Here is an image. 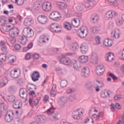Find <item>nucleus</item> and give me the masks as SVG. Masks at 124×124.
<instances>
[{
  "label": "nucleus",
  "mask_w": 124,
  "mask_h": 124,
  "mask_svg": "<svg viewBox=\"0 0 124 124\" xmlns=\"http://www.w3.org/2000/svg\"><path fill=\"white\" fill-rule=\"evenodd\" d=\"M77 33L78 36L80 38H86L89 33V32L87 28L85 27H82L78 30Z\"/></svg>",
  "instance_id": "obj_1"
},
{
  "label": "nucleus",
  "mask_w": 124,
  "mask_h": 124,
  "mask_svg": "<svg viewBox=\"0 0 124 124\" xmlns=\"http://www.w3.org/2000/svg\"><path fill=\"white\" fill-rule=\"evenodd\" d=\"M23 35L26 38H31L34 35V32L30 28L27 27L24 28L22 31Z\"/></svg>",
  "instance_id": "obj_2"
},
{
  "label": "nucleus",
  "mask_w": 124,
  "mask_h": 124,
  "mask_svg": "<svg viewBox=\"0 0 124 124\" xmlns=\"http://www.w3.org/2000/svg\"><path fill=\"white\" fill-rule=\"evenodd\" d=\"M15 114L14 113V111L12 110H9L6 115L5 117V121L6 123H10L13 119H14V116Z\"/></svg>",
  "instance_id": "obj_3"
},
{
  "label": "nucleus",
  "mask_w": 124,
  "mask_h": 124,
  "mask_svg": "<svg viewBox=\"0 0 124 124\" xmlns=\"http://www.w3.org/2000/svg\"><path fill=\"white\" fill-rule=\"evenodd\" d=\"M48 41H49L48 38L45 35H42L40 36L37 43L39 46H43L45 43H47Z\"/></svg>",
  "instance_id": "obj_4"
},
{
  "label": "nucleus",
  "mask_w": 124,
  "mask_h": 124,
  "mask_svg": "<svg viewBox=\"0 0 124 124\" xmlns=\"http://www.w3.org/2000/svg\"><path fill=\"white\" fill-rule=\"evenodd\" d=\"M118 16V13L115 11H110L108 12L105 15L106 20H112L113 18H116Z\"/></svg>",
  "instance_id": "obj_5"
},
{
  "label": "nucleus",
  "mask_w": 124,
  "mask_h": 124,
  "mask_svg": "<svg viewBox=\"0 0 124 124\" xmlns=\"http://www.w3.org/2000/svg\"><path fill=\"white\" fill-rule=\"evenodd\" d=\"M91 74V71L90 70V68L88 67H84L81 69V75L82 77H84V78H88V77H90V75Z\"/></svg>",
  "instance_id": "obj_6"
},
{
  "label": "nucleus",
  "mask_w": 124,
  "mask_h": 124,
  "mask_svg": "<svg viewBox=\"0 0 124 124\" xmlns=\"http://www.w3.org/2000/svg\"><path fill=\"white\" fill-rule=\"evenodd\" d=\"M37 21L42 25H46L48 23V17L44 15H40L38 16Z\"/></svg>",
  "instance_id": "obj_7"
},
{
  "label": "nucleus",
  "mask_w": 124,
  "mask_h": 124,
  "mask_svg": "<svg viewBox=\"0 0 124 124\" xmlns=\"http://www.w3.org/2000/svg\"><path fill=\"white\" fill-rule=\"evenodd\" d=\"M59 62H60L62 64H65L66 65H69V64L71 63V61L70 59L64 55H62V57L59 58Z\"/></svg>",
  "instance_id": "obj_8"
},
{
  "label": "nucleus",
  "mask_w": 124,
  "mask_h": 124,
  "mask_svg": "<svg viewBox=\"0 0 124 124\" xmlns=\"http://www.w3.org/2000/svg\"><path fill=\"white\" fill-rule=\"evenodd\" d=\"M95 71L96 74L100 76L104 73L105 68H104V66L102 64L99 65L96 67Z\"/></svg>",
  "instance_id": "obj_9"
},
{
  "label": "nucleus",
  "mask_w": 124,
  "mask_h": 124,
  "mask_svg": "<svg viewBox=\"0 0 124 124\" xmlns=\"http://www.w3.org/2000/svg\"><path fill=\"white\" fill-rule=\"evenodd\" d=\"M49 18L53 21H58L60 20V13L52 12L49 16Z\"/></svg>",
  "instance_id": "obj_10"
},
{
  "label": "nucleus",
  "mask_w": 124,
  "mask_h": 124,
  "mask_svg": "<svg viewBox=\"0 0 124 124\" xmlns=\"http://www.w3.org/2000/svg\"><path fill=\"white\" fill-rule=\"evenodd\" d=\"M19 94L21 98L25 99L26 101H28V91L26 89H21L19 90Z\"/></svg>",
  "instance_id": "obj_11"
},
{
  "label": "nucleus",
  "mask_w": 124,
  "mask_h": 124,
  "mask_svg": "<svg viewBox=\"0 0 124 124\" xmlns=\"http://www.w3.org/2000/svg\"><path fill=\"white\" fill-rule=\"evenodd\" d=\"M19 29L16 28H12L11 31L9 32V35L11 36V37H16L19 35Z\"/></svg>",
  "instance_id": "obj_12"
},
{
  "label": "nucleus",
  "mask_w": 124,
  "mask_h": 124,
  "mask_svg": "<svg viewBox=\"0 0 124 124\" xmlns=\"http://www.w3.org/2000/svg\"><path fill=\"white\" fill-rule=\"evenodd\" d=\"M55 109L56 108L51 107L46 111V113L48 115H52V117L53 119L57 121V120L59 119V118L58 117V114H54Z\"/></svg>",
  "instance_id": "obj_13"
},
{
  "label": "nucleus",
  "mask_w": 124,
  "mask_h": 124,
  "mask_svg": "<svg viewBox=\"0 0 124 124\" xmlns=\"http://www.w3.org/2000/svg\"><path fill=\"white\" fill-rule=\"evenodd\" d=\"M52 8V4L49 2H46L42 4V9L44 11L46 12H48L50 11Z\"/></svg>",
  "instance_id": "obj_14"
},
{
  "label": "nucleus",
  "mask_w": 124,
  "mask_h": 124,
  "mask_svg": "<svg viewBox=\"0 0 124 124\" xmlns=\"http://www.w3.org/2000/svg\"><path fill=\"white\" fill-rule=\"evenodd\" d=\"M112 45H113V41H112V40L106 39L104 40L103 46H105V47L109 48V47H111Z\"/></svg>",
  "instance_id": "obj_15"
},
{
  "label": "nucleus",
  "mask_w": 124,
  "mask_h": 124,
  "mask_svg": "<svg viewBox=\"0 0 124 124\" xmlns=\"http://www.w3.org/2000/svg\"><path fill=\"white\" fill-rule=\"evenodd\" d=\"M40 77V75L39 74V73L37 71H35L31 76V78L33 82H36V81H38V78Z\"/></svg>",
  "instance_id": "obj_16"
},
{
  "label": "nucleus",
  "mask_w": 124,
  "mask_h": 124,
  "mask_svg": "<svg viewBox=\"0 0 124 124\" xmlns=\"http://www.w3.org/2000/svg\"><path fill=\"white\" fill-rule=\"evenodd\" d=\"M59 29H60V27L57 26L56 24L52 23L50 25V31L52 32H59L60 31Z\"/></svg>",
  "instance_id": "obj_17"
},
{
  "label": "nucleus",
  "mask_w": 124,
  "mask_h": 124,
  "mask_svg": "<svg viewBox=\"0 0 124 124\" xmlns=\"http://www.w3.org/2000/svg\"><path fill=\"white\" fill-rule=\"evenodd\" d=\"M106 59L108 62H112V61H114V59H115V55L114 53L109 52L108 54L106 55Z\"/></svg>",
  "instance_id": "obj_18"
},
{
  "label": "nucleus",
  "mask_w": 124,
  "mask_h": 124,
  "mask_svg": "<svg viewBox=\"0 0 124 124\" xmlns=\"http://www.w3.org/2000/svg\"><path fill=\"white\" fill-rule=\"evenodd\" d=\"M33 24V20L31 18H26L24 21V25L27 27H30Z\"/></svg>",
  "instance_id": "obj_19"
},
{
  "label": "nucleus",
  "mask_w": 124,
  "mask_h": 124,
  "mask_svg": "<svg viewBox=\"0 0 124 124\" xmlns=\"http://www.w3.org/2000/svg\"><path fill=\"white\" fill-rule=\"evenodd\" d=\"M79 62L81 63H87L89 62V57L85 56H81L78 58Z\"/></svg>",
  "instance_id": "obj_20"
},
{
  "label": "nucleus",
  "mask_w": 124,
  "mask_h": 124,
  "mask_svg": "<svg viewBox=\"0 0 124 124\" xmlns=\"http://www.w3.org/2000/svg\"><path fill=\"white\" fill-rule=\"evenodd\" d=\"M90 60L92 63L96 64L98 61L97 54L96 53H93L91 57Z\"/></svg>",
  "instance_id": "obj_21"
},
{
  "label": "nucleus",
  "mask_w": 124,
  "mask_h": 124,
  "mask_svg": "<svg viewBox=\"0 0 124 124\" xmlns=\"http://www.w3.org/2000/svg\"><path fill=\"white\" fill-rule=\"evenodd\" d=\"M27 41L28 39L26 38V37L25 36H19L18 38V42L22 45H26V44H27Z\"/></svg>",
  "instance_id": "obj_22"
},
{
  "label": "nucleus",
  "mask_w": 124,
  "mask_h": 124,
  "mask_svg": "<svg viewBox=\"0 0 124 124\" xmlns=\"http://www.w3.org/2000/svg\"><path fill=\"white\" fill-rule=\"evenodd\" d=\"M80 23L81 21L79 18H74L72 21V24L74 28H78L80 26Z\"/></svg>",
  "instance_id": "obj_23"
},
{
  "label": "nucleus",
  "mask_w": 124,
  "mask_h": 124,
  "mask_svg": "<svg viewBox=\"0 0 124 124\" xmlns=\"http://www.w3.org/2000/svg\"><path fill=\"white\" fill-rule=\"evenodd\" d=\"M37 121L41 124H44L46 123V118L44 115H39L37 116Z\"/></svg>",
  "instance_id": "obj_24"
},
{
  "label": "nucleus",
  "mask_w": 124,
  "mask_h": 124,
  "mask_svg": "<svg viewBox=\"0 0 124 124\" xmlns=\"http://www.w3.org/2000/svg\"><path fill=\"white\" fill-rule=\"evenodd\" d=\"M99 20V16L96 14H93L91 17V21L93 23H96Z\"/></svg>",
  "instance_id": "obj_25"
},
{
  "label": "nucleus",
  "mask_w": 124,
  "mask_h": 124,
  "mask_svg": "<svg viewBox=\"0 0 124 124\" xmlns=\"http://www.w3.org/2000/svg\"><path fill=\"white\" fill-rule=\"evenodd\" d=\"M10 75L13 78H18L20 75V74L18 72V70H12L11 71Z\"/></svg>",
  "instance_id": "obj_26"
},
{
  "label": "nucleus",
  "mask_w": 124,
  "mask_h": 124,
  "mask_svg": "<svg viewBox=\"0 0 124 124\" xmlns=\"http://www.w3.org/2000/svg\"><path fill=\"white\" fill-rule=\"evenodd\" d=\"M78 49H79V46L77 43H75L70 46V49L73 52H77Z\"/></svg>",
  "instance_id": "obj_27"
},
{
  "label": "nucleus",
  "mask_w": 124,
  "mask_h": 124,
  "mask_svg": "<svg viewBox=\"0 0 124 124\" xmlns=\"http://www.w3.org/2000/svg\"><path fill=\"white\" fill-rule=\"evenodd\" d=\"M88 49H89L88 46L84 44L81 45L80 46V50L82 54H86L88 52Z\"/></svg>",
  "instance_id": "obj_28"
},
{
  "label": "nucleus",
  "mask_w": 124,
  "mask_h": 124,
  "mask_svg": "<svg viewBox=\"0 0 124 124\" xmlns=\"http://www.w3.org/2000/svg\"><path fill=\"white\" fill-rule=\"evenodd\" d=\"M101 97L106 98L107 96L110 97V91L105 90L101 94Z\"/></svg>",
  "instance_id": "obj_29"
},
{
  "label": "nucleus",
  "mask_w": 124,
  "mask_h": 124,
  "mask_svg": "<svg viewBox=\"0 0 124 124\" xmlns=\"http://www.w3.org/2000/svg\"><path fill=\"white\" fill-rule=\"evenodd\" d=\"M80 109H77L76 111H75L73 113V118L75 120H79L80 119Z\"/></svg>",
  "instance_id": "obj_30"
},
{
  "label": "nucleus",
  "mask_w": 124,
  "mask_h": 124,
  "mask_svg": "<svg viewBox=\"0 0 124 124\" xmlns=\"http://www.w3.org/2000/svg\"><path fill=\"white\" fill-rule=\"evenodd\" d=\"M2 29L4 31H9V32H10L11 30L12 29V27H11V25L5 24L3 26Z\"/></svg>",
  "instance_id": "obj_31"
},
{
  "label": "nucleus",
  "mask_w": 124,
  "mask_h": 124,
  "mask_svg": "<svg viewBox=\"0 0 124 124\" xmlns=\"http://www.w3.org/2000/svg\"><path fill=\"white\" fill-rule=\"evenodd\" d=\"M58 6L60 9H65L67 7V5L65 3L60 2L58 3Z\"/></svg>",
  "instance_id": "obj_32"
},
{
  "label": "nucleus",
  "mask_w": 124,
  "mask_h": 124,
  "mask_svg": "<svg viewBox=\"0 0 124 124\" xmlns=\"http://www.w3.org/2000/svg\"><path fill=\"white\" fill-rule=\"evenodd\" d=\"M86 87L88 91L93 92V84L92 82H87L86 84Z\"/></svg>",
  "instance_id": "obj_33"
},
{
  "label": "nucleus",
  "mask_w": 124,
  "mask_h": 124,
  "mask_svg": "<svg viewBox=\"0 0 124 124\" xmlns=\"http://www.w3.org/2000/svg\"><path fill=\"white\" fill-rule=\"evenodd\" d=\"M13 107L15 108V109H19V108L22 107V104L20 103L19 101H17L15 103H14Z\"/></svg>",
  "instance_id": "obj_34"
},
{
  "label": "nucleus",
  "mask_w": 124,
  "mask_h": 124,
  "mask_svg": "<svg viewBox=\"0 0 124 124\" xmlns=\"http://www.w3.org/2000/svg\"><path fill=\"white\" fill-rule=\"evenodd\" d=\"M101 115H103V112H100L98 114H96L95 113H93L92 114V117L93 118H94V119H95L97 120H99V119H100V116Z\"/></svg>",
  "instance_id": "obj_35"
},
{
  "label": "nucleus",
  "mask_w": 124,
  "mask_h": 124,
  "mask_svg": "<svg viewBox=\"0 0 124 124\" xmlns=\"http://www.w3.org/2000/svg\"><path fill=\"white\" fill-rule=\"evenodd\" d=\"M91 32L94 34H97L99 32V29L97 27H93L91 28Z\"/></svg>",
  "instance_id": "obj_36"
},
{
  "label": "nucleus",
  "mask_w": 124,
  "mask_h": 124,
  "mask_svg": "<svg viewBox=\"0 0 124 124\" xmlns=\"http://www.w3.org/2000/svg\"><path fill=\"white\" fill-rule=\"evenodd\" d=\"M57 88V86L56 85H53L52 86V89L51 90V92L50 93V94L51 96H53V97L56 96V88Z\"/></svg>",
  "instance_id": "obj_37"
},
{
  "label": "nucleus",
  "mask_w": 124,
  "mask_h": 124,
  "mask_svg": "<svg viewBox=\"0 0 124 124\" xmlns=\"http://www.w3.org/2000/svg\"><path fill=\"white\" fill-rule=\"evenodd\" d=\"M40 7H41V5H40V4L38 2H35L33 6V9L34 10H39Z\"/></svg>",
  "instance_id": "obj_38"
},
{
  "label": "nucleus",
  "mask_w": 124,
  "mask_h": 124,
  "mask_svg": "<svg viewBox=\"0 0 124 124\" xmlns=\"http://www.w3.org/2000/svg\"><path fill=\"white\" fill-rule=\"evenodd\" d=\"M64 29L67 31H70L71 30V24L69 22H65L63 24Z\"/></svg>",
  "instance_id": "obj_39"
},
{
  "label": "nucleus",
  "mask_w": 124,
  "mask_h": 124,
  "mask_svg": "<svg viewBox=\"0 0 124 124\" xmlns=\"http://www.w3.org/2000/svg\"><path fill=\"white\" fill-rule=\"evenodd\" d=\"M60 100L62 103L66 104L67 101H68V98L67 97L63 96L59 98Z\"/></svg>",
  "instance_id": "obj_40"
},
{
  "label": "nucleus",
  "mask_w": 124,
  "mask_h": 124,
  "mask_svg": "<svg viewBox=\"0 0 124 124\" xmlns=\"http://www.w3.org/2000/svg\"><path fill=\"white\" fill-rule=\"evenodd\" d=\"M112 37L115 38V39H118V38H120V34L117 33V31H115V32H112L111 34Z\"/></svg>",
  "instance_id": "obj_41"
},
{
  "label": "nucleus",
  "mask_w": 124,
  "mask_h": 124,
  "mask_svg": "<svg viewBox=\"0 0 124 124\" xmlns=\"http://www.w3.org/2000/svg\"><path fill=\"white\" fill-rule=\"evenodd\" d=\"M7 99L9 102H14L15 101V96L13 95H11L10 96H7Z\"/></svg>",
  "instance_id": "obj_42"
},
{
  "label": "nucleus",
  "mask_w": 124,
  "mask_h": 124,
  "mask_svg": "<svg viewBox=\"0 0 124 124\" xmlns=\"http://www.w3.org/2000/svg\"><path fill=\"white\" fill-rule=\"evenodd\" d=\"M60 85L62 88H65L67 86V81L66 80H62Z\"/></svg>",
  "instance_id": "obj_43"
},
{
  "label": "nucleus",
  "mask_w": 124,
  "mask_h": 124,
  "mask_svg": "<svg viewBox=\"0 0 124 124\" xmlns=\"http://www.w3.org/2000/svg\"><path fill=\"white\" fill-rule=\"evenodd\" d=\"M73 66L75 69H78V68H81V65L80 64V63H78L76 61H75L73 63Z\"/></svg>",
  "instance_id": "obj_44"
},
{
  "label": "nucleus",
  "mask_w": 124,
  "mask_h": 124,
  "mask_svg": "<svg viewBox=\"0 0 124 124\" xmlns=\"http://www.w3.org/2000/svg\"><path fill=\"white\" fill-rule=\"evenodd\" d=\"M5 22H6V18L4 16H0V24H1V25L5 24Z\"/></svg>",
  "instance_id": "obj_45"
},
{
  "label": "nucleus",
  "mask_w": 124,
  "mask_h": 124,
  "mask_svg": "<svg viewBox=\"0 0 124 124\" xmlns=\"http://www.w3.org/2000/svg\"><path fill=\"white\" fill-rule=\"evenodd\" d=\"M0 60L2 61V62H5V61H6V55L3 54H0Z\"/></svg>",
  "instance_id": "obj_46"
},
{
  "label": "nucleus",
  "mask_w": 124,
  "mask_h": 124,
  "mask_svg": "<svg viewBox=\"0 0 124 124\" xmlns=\"http://www.w3.org/2000/svg\"><path fill=\"white\" fill-rule=\"evenodd\" d=\"M75 95L74 94H72L68 97V101H74L75 100Z\"/></svg>",
  "instance_id": "obj_47"
},
{
  "label": "nucleus",
  "mask_w": 124,
  "mask_h": 124,
  "mask_svg": "<svg viewBox=\"0 0 124 124\" xmlns=\"http://www.w3.org/2000/svg\"><path fill=\"white\" fill-rule=\"evenodd\" d=\"M95 40L96 44H100L101 41H100V36L97 35L95 37Z\"/></svg>",
  "instance_id": "obj_48"
},
{
  "label": "nucleus",
  "mask_w": 124,
  "mask_h": 124,
  "mask_svg": "<svg viewBox=\"0 0 124 124\" xmlns=\"http://www.w3.org/2000/svg\"><path fill=\"white\" fill-rule=\"evenodd\" d=\"M15 3H17L18 5H23L24 4V0H16Z\"/></svg>",
  "instance_id": "obj_49"
},
{
  "label": "nucleus",
  "mask_w": 124,
  "mask_h": 124,
  "mask_svg": "<svg viewBox=\"0 0 124 124\" xmlns=\"http://www.w3.org/2000/svg\"><path fill=\"white\" fill-rule=\"evenodd\" d=\"M76 9L78 11H83V10H84V6L82 5H78L76 7Z\"/></svg>",
  "instance_id": "obj_50"
},
{
  "label": "nucleus",
  "mask_w": 124,
  "mask_h": 124,
  "mask_svg": "<svg viewBox=\"0 0 124 124\" xmlns=\"http://www.w3.org/2000/svg\"><path fill=\"white\" fill-rule=\"evenodd\" d=\"M96 82L98 84L99 86H98V87H99V88H103V87H104V83L101 81H99L98 80H96Z\"/></svg>",
  "instance_id": "obj_51"
},
{
  "label": "nucleus",
  "mask_w": 124,
  "mask_h": 124,
  "mask_svg": "<svg viewBox=\"0 0 124 124\" xmlns=\"http://www.w3.org/2000/svg\"><path fill=\"white\" fill-rule=\"evenodd\" d=\"M93 112H95L96 113V112H98V110H97V109H95V108H93L90 110L89 115L93 114Z\"/></svg>",
  "instance_id": "obj_52"
},
{
  "label": "nucleus",
  "mask_w": 124,
  "mask_h": 124,
  "mask_svg": "<svg viewBox=\"0 0 124 124\" xmlns=\"http://www.w3.org/2000/svg\"><path fill=\"white\" fill-rule=\"evenodd\" d=\"M17 84L18 86H22L24 84V80L23 79L20 78L17 81Z\"/></svg>",
  "instance_id": "obj_53"
},
{
  "label": "nucleus",
  "mask_w": 124,
  "mask_h": 124,
  "mask_svg": "<svg viewBox=\"0 0 124 124\" xmlns=\"http://www.w3.org/2000/svg\"><path fill=\"white\" fill-rule=\"evenodd\" d=\"M22 121L19 119V118H16L14 120V123L15 124H21Z\"/></svg>",
  "instance_id": "obj_54"
},
{
  "label": "nucleus",
  "mask_w": 124,
  "mask_h": 124,
  "mask_svg": "<svg viewBox=\"0 0 124 124\" xmlns=\"http://www.w3.org/2000/svg\"><path fill=\"white\" fill-rule=\"evenodd\" d=\"M40 57V55L37 53H35L32 55L33 59H35L36 60L39 59Z\"/></svg>",
  "instance_id": "obj_55"
},
{
  "label": "nucleus",
  "mask_w": 124,
  "mask_h": 124,
  "mask_svg": "<svg viewBox=\"0 0 124 124\" xmlns=\"http://www.w3.org/2000/svg\"><path fill=\"white\" fill-rule=\"evenodd\" d=\"M0 109L2 112H3L5 110V105L3 103H1Z\"/></svg>",
  "instance_id": "obj_56"
},
{
  "label": "nucleus",
  "mask_w": 124,
  "mask_h": 124,
  "mask_svg": "<svg viewBox=\"0 0 124 124\" xmlns=\"http://www.w3.org/2000/svg\"><path fill=\"white\" fill-rule=\"evenodd\" d=\"M116 24L117 26H118L119 27H121L123 25V21H122V20L120 19H118L116 21Z\"/></svg>",
  "instance_id": "obj_57"
},
{
  "label": "nucleus",
  "mask_w": 124,
  "mask_h": 124,
  "mask_svg": "<svg viewBox=\"0 0 124 124\" xmlns=\"http://www.w3.org/2000/svg\"><path fill=\"white\" fill-rule=\"evenodd\" d=\"M117 124H124V114L122 116V120H119Z\"/></svg>",
  "instance_id": "obj_58"
},
{
  "label": "nucleus",
  "mask_w": 124,
  "mask_h": 124,
  "mask_svg": "<svg viewBox=\"0 0 124 124\" xmlns=\"http://www.w3.org/2000/svg\"><path fill=\"white\" fill-rule=\"evenodd\" d=\"M115 100H119V99H122V95H116L114 97Z\"/></svg>",
  "instance_id": "obj_59"
},
{
  "label": "nucleus",
  "mask_w": 124,
  "mask_h": 124,
  "mask_svg": "<svg viewBox=\"0 0 124 124\" xmlns=\"http://www.w3.org/2000/svg\"><path fill=\"white\" fill-rule=\"evenodd\" d=\"M8 60H9V59H10V60H11L12 61V62H15V61H16V56H13L11 57L10 58L8 57Z\"/></svg>",
  "instance_id": "obj_60"
},
{
  "label": "nucleus",
  "mask_w": 124,
  "mask_h": 124,
  "mask_svg": "<svg viewBox=\"0 0 124 124\" xmlns=\"http://www.w3.org/2000/svg\"><path fill=\"white\" fill-rule=\"evenodd\" d=\"M1 81L4 83L6 85L7 83H8V80H7V78L6 77L3 78Z\"/></svg>",
  "instance_id": "obj_61"
},
{
  "label": "nucleus",
  "mask_w": 124,
  "mask_h": 124,
  "mask_svg": "<svg viewBox=\"0 0 124 124\" xmlns=\"http://www.w3.org/2000/svg\"><path fill=\"white\" fill-rule=\"evenodd\" d=\"M15 48L16 50H20L21 46V45L19 44H16L15 46Z\"/></svg>",
  "instance_id": "obj_62"
},
{
  "label": "nucleus",
  "mask_w": 124,
  "mask_h": 124,
  "mask_svg": "<svg viewBox=\"0 0 124 124\" xmlns=\"http://www.w3.org/2000/svg\"><path fill=\"white\" fill-rule=\"evenodd\" d=\"M44 101L45 102H47L49 101V96L48 95H46L44 97Z\"/></svg>",
  "instance_id": "obj_63"
},
{
  "label": "nucleus",
  "mask_w": 124,
  "mask_h": 124,
  "mask_svg": "<svg viewBox=\"0 0 124 124\" xmlns=\"http://www.w3.org/2000/svg\"><path fill=\"white\" fill-rule=\"evenodd\" d=\"M25 59L27 60H31V53H27L25 56Z\"/></svg>",
  "instance_id": "obj_64"
}]
</instances>
